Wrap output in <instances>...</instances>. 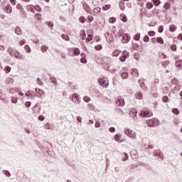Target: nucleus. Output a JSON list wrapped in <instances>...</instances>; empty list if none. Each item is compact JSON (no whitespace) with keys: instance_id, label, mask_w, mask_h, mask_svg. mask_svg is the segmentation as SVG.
Masks as SVG:
<instances>
[{"instance_id":"obj_1","label":"nucleus","mask_w":182,"mask_h":182,"mask_svg":"<svg viewBox=\"0 0 182 182\" xmlns=\"http://www.w3.org/2000/svg\"><path fill=\"white\" fill-rule=\"evenodd\" d=\"M124 134L126 136L129 137V139H132L134 140H136L137 139V133L135 132V131L132 130L130 128H124Z\"/></svg>"},{"instance_id":"obj_2","label":"nucleus","mask_w":182,"mask_h":182,"mask_svg":"<svg viewBox=\"0 0 182 182\" xmlns=\"http://www.w3.org/2000/svg\"><path fill=\"white\" fill-rule=\"evenodd\" d=\"M146 124L149 127H156L160 124V121H159L158 119L152 118L151 119L146 121Z\"/></svg>"},{"instance_id":"obj_3","label":"nucleus","mask_w":182,"mask_h":182,"mask_svg":"<svg viewBox=\"0 0 182 182\" xmlns=\"http://www.w3.org/2000/svg\"><path fill=\"white\" fill-rule=\"evenodd\" d=\"M139 116L141 117H152L153 112H151L150 109H143L139 113Z\"/></svg>"},{"instance_id":"obj_4","label":"nucleus","mask_w":182,"mask_h":182,"mask_svg":"<svg viewBox=\"0 0 182 182\" xmlns=\"http://www.w3.org/2000/svg\"><path fill=\"white\" fill-rule=\"evenodd\" d=\"M98 82L102 87H107V86H109V80L106 77L100 78Z\"/></svg>"},{"instance_id":"obj_5","label":"nucleus","mask_w":182,"mask_h":182,"mask_svg":"<svg viewBox=\"0 0 182 182\" xmlns=\"http://www.w3.org/2000/svg\"><path fill=\"white\" fill-rule=\"evenodd\" d=\"M71 100L72 102H73V103H76V104L80 103V98L79 97V94L77 93L73 94Z\"/></svg>"},{"instance_id":"obj_6","label":"nucleus","mask_w":182,"mask_h":182,"mask_svg":"<svg viewBox=\"0 0 182 182\" xmlns=\"http://www.w3.org/2000/svg\"><path fill=\"white\" fill-rule=\"evenodd\" d=\"M138 83L139 85V87H141L142 90H144V92H147V87H146V84H144V79H139Z\"/></svg>"},{"instance_id":"obj_7","label":"nucleus","mask_w":182,"mask_h":182,"mask_svg":"<svg viewBox=\"0 0 182 182\" xmlns=\"http://www.w3.org/2000/svg\"><path fill=\"white\" fill-rule=\"evenodd\" d=\"M154 156L155 157H159L161 160H163L164 159V154L163 152L160 151V149H156L154 151Z\"/></svg>"},{"instance_id":"obj_8","label":"nucleus","mask_w":182,"mask_h":182,"mask_svg":"<svg viewBox=\"0 0 182 182\" xmlns=\"http://www.w3.org/2000/svg\"><path fill=\"white\" fill-rule=\"evenodd\" d=\"M130 39H132L130 35L125 33L122 36V43H129Z\"/></svg>"},{"instance_id":"obj_9","label":"nucleus","mask_w":182,"mask_h":182,"mask_svg":"<svg viewBox=\"0 0 182 182\" xmlns=\"http://www.w3.org/2000/svg\"><path fill=\"white\" fill-rule=\"evenodd\" d=\"M116 103L117 106H124V99L119 96L117 98Z\"/></svg>"},{"instance_id":"obj_10","label":"nucleus","mask_w":182,"mask_h":182,"mask_svg":"<svg viewBox=\"0 0 182 182\" xmlns=\"http://www.w3.org/2000/svg\"><path fill=\"white\" fill-rule=\"evenodd\" d=\"M129 114L134 120H137V110L136 109H132L129 111Z\"/></svg>"},{"instance_id":"obj_11","label":"nucleus","mask_w":182,"mask_h":182,"mask_svg":"<svg viewBox=\"0 0 182 182\" xmlns=\"http://www.w3.org/2000/svg\"><path fill=\"white\" fill-rule=\"evenodd\" d=\"M36 93H37V97H43L45 96V92L41 89L36 88L35 90Z\"/></svg>"},{"instance_id":"obj_12","label":"nucleus","mask_w":182,"mask_h":182,"mask_svg":"<svg viewBox=\"0 0 182 182\" xmlns=\"http://www.w3.org/2000/svg\"><path fill=\"white\" fill-rule=\"evenodd\" d=\"M130 74L133 77H139V70L137 68H132L130 70Z\"/></svg>"},{"instance_id":"obj_13","label":"nucleus","mask_w":182,"mask_h":182,"mask_svg":"<svg viewBox=\"0 0 182 182\" xmlns=\"http://www.w3.org/2000/svg\"><path fill=\"white\" fill-rule=\"evenodd\" d=\"M13 56H15L16 59H19L20 60H23V55L19 53V51L16 50Z\"/></svg>"},{"instance_id":"obj_14","label":"nucleus","mask_w":182,"mask_h":182,"mask_svg":"<svg viewBox=\"0 0 182 182\" xmlns=\"http://www.w3.org/2000/svg\"><path fill=\"white\" fill-rule=\"evenodd\" d=\"M72 52L74 56H79V55H80V50L77 48H73Z\"/></svg>"},{"instance_id":"obj_15","label":"nucleus","mask_w":182,"mask_h":182,"mask_svg":"<svg viewBox=\"0 0 182 182\" xmlns=\"http://www.w3.org/2000/svg\"><path fill=\"white\" fill-rule=\"evenodd\" d=\"M4 12H6V14H12V6H11V4H8L6 6Z\"/></svg>"},{"instance_id":"obj_16","label":"nucleus","mask_w":182,"mask_h":182,"mask_svg":"<svg viewBox=\"0 0 182 182\" xmlns=\"http://www.w3.org/2000/svg\"><path fill=\"white\" fill-rule=\"evenodd\" d=\"M26 9L28 11H31V12H32V14H35V9L37 10L38 8L34 7L33 5H28L26 6Z\"/></svg>"},{"instance_id":"obj_17","label":"nucleus","mask_w":182,"mask_h":182,"mask_svg":"<svg viewBox=\"0 0 182 182\" xmlns=\"http://www.w3.org/2000/svg\"><path fill=\"white\" fill-rule=\"evenodd\" d=\"M16 9L21 12V14L25 15V9H23V7L21 5V4H18L16 5Z\"/></svg>"},{"instance_id":"obj_18","label":"nucleus","mask_w":182,"mask_h":182,"mask_svg":"<svg viewBox=\"0 0 182 182\" xmlns=\"http://www.w3.org/2000/svg\"><path fill=\"white\" fill-rule=\"evenodd\" d=\"M6 99H8V97H6V94L0 91V100L5 102L6 101Z\"/></svg>"},{"instance_id":"obj_19","label":"nucleus","mask_w":182,"mask_h":182,"mask_svg":"<svg viewBox=\"0 0 182 182\" xmlns=\"http://www.w3.org/2000/svg\"><path fill=\"white\" fill-rule=\"evenodd\" d=\"M121 77L122 79H127L129 77V73L121 71Z\"/></svg>"},{"instance_id":"obj_20","label":"nucleus","mask_w":182,"mask_h":182,"mask_svg":"<svg viewBox=\"0 0 182 182\" xmlns=\"http://www.w3.org/2000/svg\"><path fill=\"white\" fill-rule=\"evenodd\" d=\"M80 36L82 41H85L86 39V33L85 32V30H82L80 33Z\"/></svg>"},{"instance_id":"obj_21","label":"nucleus","mask_w":182,"mask_h":182,"mask_svg":"<svg viewBox=\"0 0 182 182\" xmlns=\"http://www.w3.org/2000/svg\"><path fill=\"white\" fill-rule=\"evenodd\" d=\"M15 33H16V35H22V28H21L19 26H17L15 29Z\"/></svg>"},{"instance_id":"obj_22","label":"nucleus","mask_w":182,"mask_h":182,"mask_svg":"<svg viewBox=\"0 0 182 182\" xmlns=\"http://www.w3.org/2000/svg\"><path fill=\"white\" fill-rule=\"evenodd\" d=\"M129 160V155H127V153L124 152L122 154V161H127Z\"/></svg>"},{"instance_id":"obj_23","label":"nucleus","mask_w":182,"mask_h":182,"mask_svg":"<svg viewBox=\"0 0 182 182\" xmlns=\"http://www.w3.org/2000/svg\"><path fill=\"white\" fill-rule=\"evenodd\" d=\"M15 50H14V48H9L7 50V52L9 53V55L11 56H14V54L15 53Z\"/></svg>"},{"instance_id":"obj_24","label":"nucleus","mask_w":182,"mask_h":182,"mask_svg":"<svg viewBox=\"0 0 182 182\" xmlns=\"http://www.w3.org/2000/svg\"><path fill=\"white\" fill-rule=\"evenodd\" d=\"M48 49H49V48L46 46H42L41 47V50L43 52V53H46V52H48Z\"/></svg>"},{"instance_id":"obj_25","label":"nucleus","mask_w":182,"mask_h":182,"mask_svg":"<svg viewBox=\"0 0 182 182\" xmlns=\"http://www.w3.org/2000/svg\"><path fill=\"white\" fill-rule=\"evenodd\" d=\"M137 99H139V100H141V99H143V94H141V92H137L135 95Z\"/></svg>"},{"instance_id":"obj_26","label":"nucleus","mask_w":182,"mask_h":182,"mask_svg":"<svg viewBox=\"0 0 182 182\" xmlns=\"http://www.w3.org/2000/svg\"><path fill=\"white\" fill-rule=\"evenodd\" d=\"M112 8V6L110 4H105L102 6L103 11H109Z\"/></svg>"},{"instance_id":"obj_27","label":"nucleus","mask_w":182,"mask_h":182,"mask_svg":"<svg viewBox=\"0 0 182 182\" xmlns=\"http://www.w3.org/2000/svg\"><path fill=\"white\" fill-rule=\"evenodd\" d=\"M119 55H120V50H114L112 53V56H114L115 58L119 56Z\"/></svg>"},{"instance_id":"obj_28","label":"nucleus","mask_w":182,"mask_h":182,"mask_svg":"<svg viewBox=\"0 0 182 182\" xmlns=\"http://www.w3.org/2000/svg\"><path fill=\"white\" fill-rule=\"evenodd\" d=\"M120 139H122V134H117L114 136V140H115V141H120Z\"/></svg>"},{"instance_id":"obj_29","label":"nucleus","mask_w":182,"mask_h":182,"mask_svg":"<svg viewBox=\"0 0 182 182\" xmlns=\"http://www.w3.org/2000/svg\"><path fill=\"white\" fill-rule=\"evenodd\" d=\"M24 49H25L26 52H27V53H31V52H32V50H31V47H29L28 45H26L24 46Z\"/></svg>"},{"instance_id":"obj_30","label":"nucleus","mask_w":182,"mask_h":182,"mask_svg":"<svg viewBox=\"0 0 182 182\" xmlns=\"http://www.w3.org/2000/svg\"><path fill=\"white\" fill-rule=\"evenodd\" d=\"M169 28L171 32H176V31L177 30V27L175 25H171Z\"/></svg>"},{"instance_id":"obj_31","label":"nucleus","mask_w":182,"mask_h":182,"mask_svg":"<svg viewBox=\"0 0 182 182\" xmlns=\"http://www.w3.org/2000/svg\"><path fill=\"white\" fill-rule=\"evenodd\" d=\"M156 42L158 43H161V45H163V43H164V41L163 40V38H161V37H158L156 38Z\"/></svg>"},{"instance_id":"obj_32","label":"nucleus","mask_w":182,"mask_h":182,"mask_svg":"<svg viewBox=\"0 0 182 182\" xmlns=\"http://www.w3.org/2000/svg\"><path fill=\"white\" fill-rule=\"evenodd\" d=\"M122 55L124 56V58H125L126 59H127V58H129L130 56V54L129 53V52L124 50L122 53Z\"/></svg>"},{"instance_id":"obj_33","label":"nucleus","mask_w":182,"mask_h":182,"mask_svg":"<svg viewBox=\"0 0 182 182\" xmlns=\"http://www.w3.org/2000/svg\"><path fill=\"white\" fill-rule=\"evenodd\" d=\"M17 92H19V90L18 88H12L10 90V93H11V95H14V93H16Z\"/></svg>"},{"instance_id":"obj_34","label":"nucleus","mask_w":182,"mask_h":182,"mask_svg":"<svg viewBox=\"0 0 182 182\" xmlns=\"http://www.w3.org/2000/svg\"><path fill=\"white\" fill-rule=\"evenodd\" d=\"M83 100L84 102H85L86 103H89V102H90L91 99L90 97H87V96H85L83 97Z\"/></svg>"},{"instance_id":"obj_35","label":"nucleus","mask_w":182,"mask_h":182,"mask_svg":"<svg viewBox=\"0 0 182 182\" xmlns=\"http://www.w3.org/2000/svg\"><path fill=\"white\" fill-rule=\"evenodd\" d=\"M11 100L12 103H18V97H11Z\"/></svg>"},{"instance_id":"obj_36","label":"nucleus","mask_w":182,"mask_h":182,"mask_svg":"<svg viewBox=\"0 0 182 182\" xmlns=\"http://www.w3.org/2000/svg\"><path fill=\"white\" fill-rule=\"evenodd\" d=\"M120 19L123 21V22H126L127 21V18H126V16H124V14L120 15Z\"/></svg>"},{"instance_id":"obj_37","label":"nucleus","mask_w":182,"mask_h":182,"mask_svg":"<svg viewBox=\"0 0 182 182\" xmlns=\"http://www.w3.org/2000/svg\"><path fill=\"white\" fill-rule=\"evenodd\" d=\"M153 3L155 6H159L161 4L160 0H153Z\"/></svg>"},{"instance_id":"obj_38","label":"nucleus","mask_w":182,"mask_h":182,"mask_svg":"<svg viewBox=\"0 0 182 182\" xmlns=\"http://www.w3.org/2000/svg\"><path fill=\"white\" fill-rule=\"evenodd\" d=\"M108 70L109 72H110L111 73H116V68H113L112 67L109 66L108 68Z\"/></svg>"},{"instance_id":"obj_39","label":"nucleus","mask_w":182,"mask_h":182,"mask_svg":"<svg viewBox=\"0 0 182 182\" xmlns=\"http://www.w3.org/2000/svg\"><path fill=\"white\" fill-rule=\"evenodd\" d=\"M35 18L37 19V21H40V19H42V14H36Z\"/></svg>"},{"instance_id":"obj_40","label":"nucleus","mask_w":182,"mask_h":182,"mask_svg":"<svg viewBox=\"0 0 182 182\" xmlns=\"http://www.w3.org/2000/svg\"><path fill=\"white\" fill-rule=\"evenodd\" d=\"M2 173L3 174H4V176H6V177H11V173H9V171H3Z\"/></svg>"},{"instance_id":"obj_41","label":"nucleus","mask_w":182,"mask_h":182,"mask_svg":"<svg viewBox=\"0 0 182 182\" xmlns=\"http://www.w3.org/2000/svg\"><path fill=\"white\" fill-rule=\"evenodd\" d=\"M61 38L63 39H64V41H69V36L66 35V34H63L61 36Z\"/></svg>"},{"instance_id":"obj_42","label":"nucleus","mask_w":182,"mask_h":182,"mask_svg":"<svg viewBox=\"0 0 182 182\" xmlns=\"http://www.w3.org/2000/svg\"><path fill=\"white\" fill-rule=\"evenodd\" d=\"M109 23H114L116 22V18L111 17L109 18Z\"/></svg>"},{"instance_id":"obj_43","label":"nucleus","mask_w":182,"mask_h":182,"mask_svg":"<svg viewBox=\"0 0 182 182\" xmlns=\"http://www.w3.org/2000/svg\"><path fill=\"white\" fill-rule=\"evenodd\" d=\"M100 11H102V9H100V7H96L94 9V12L95 14H99V12H100Z\"/></svg>"},{"instance_id":"obj_44","label":"nucleus","mask_w":182,"mask_h":182,"mask_svg":"<svg viewBox=\"0 0 182 182\" xmlns=\"http://www.w3.org/2000/svg\"><path fill=\"white\" fill-rule=\"evenodd\" d=\"M134 39L135 41H140V33H137L134 36Z\"/></svg>"},{"instance_id":"obj_45","label":"nucleus","mask_w":182,"mask_h":182,"mask_svg":"<svg viewBox=\"0 0 182 182\" xmlns=\"http://www.w3.org/2000/svg\"><path fill=\"white\" fill-rule=\"evenodd\" d=\"M146 8L147 9H151L153 8V4L149 2L146 4Z\"/></svg>"},{"instance_id":"obj_46","label":"nucleus","mask_w":182,"mask_h":182,"mask_svg":"<svg viewBox=\"0 0 182 182\" xmlns=\"http://www.w3.org/2000/svg\"><path fill=\"white\" fill-rule=\"evenodd\" d=\"M85 11H86V12H87V14H92V9H90V7H89V6H87L85 8Z\"/></svg>"},{"instance_id":"obj_47","label":"nucleus","mask_w":182,"mask_h":182,"mask_svg":"<svg viewBox=\"0 0 182 182\" xmlns=\"http://www.w3.org/2000/svg\"><path fill=\"white\" fill-rule=\"evenodd\" d=\"M4 70L6 72V73H9V72H11V67L6 66Z\"/></svg>"},{"instance_id":"obj_48","label":"nucleus","mask_w":182,"mask_h":182,"mask_svg":"<svg viewBox=\"0 0 182 182\" xmlns=\"http://www.w3.org/2000/svg\"><path fill=\"white\" fill-rule=\"evenodd\" d=\"M80 22H81V23H85V22H86V19L85 18L84 16H81L80 18Z\"/></svg>"},{"instance_id":"obj_49","label":"nucleus","mask_w":182,"mask_h":182,"mask_svg":"<svg viewBox=\"0 0 182 182\" xmlns=\"http://www.w3.org/2000/svg\"><path fill=\"white\" fill-rule=\"evenodd\" d=\"M162 100H163V102H164L165 103H166V102H168V97H167V96H164V97H162Z\"/></svg>"},{"instance_id":"obj_50","label":"nucleus","mask_w":182,"mask_h":182,"mask_svg":"<svg viewBox=\"0 0 182 182\" xmlns=\"http://www.w3.org/2000/svg\"><path fill=\"white\" fill-rule=\"evenodd\" d=\"M172 83H173V85H178V80L176 78H173L172 80Z\"/></svg>"},{"instance_id":"obj_51","label":"nucleus","mask_w":182,"mask_h":182,"mask_svg":"<svg viewBox=\"0 0 182 182\" xmlns=\"http://www.w3.org/2000/svg\"><path fill=\"white\" fill-rule=\"evenodd\" d=\"M173 113H174L175 114H178L180 113V111L178 110V109L175 108L173 109Z\"/></svg>"},{"instance_id":"obj_52","label":"nucleus","mask_w":182,"mask_h":182,"mask_svg":"<svg viewBox=\"0 0 182 182\" xmlns=\"http://www.w3.org/2000/svg\"><path fill=\"white\" fill-rule=\"evenodd\" d=\"M171 50H173V52H176V50H177V47L176 46V45H172L171 46Z\"/></svg>"},{"instance_id":"obj_53","label":"nucleus","mask_w":182,"mask_h":182,"mask_svg":"<svg viewBox=\"0 0 182 182\" xmlns=\"http://www.w3.org/2000/svg\"><path fill=\"white\" fill-rule=\"evenodd\" d=\"M37 83L39 85V86H42L43 85V82H42L41 78H37Z\"/></svg>"},{"instance_id":"obj_54","label":"nucleus","mask_w":182,"mask_h":182,"mask_svg":"<svg viewBox=\"0 0 182 182\" xmlns=\"http://www.w3.org/2000/svg\"><path fill=\"white\" fill-rule=\"evenodd\" d=\"M170 6H171L170 3H165V4H164L165 9H168L170 8Z\"/></svg>"},{"instance_id":"obj_55","label":"nucleus","mask_w":182,"mask_h":182,"mask_svg":"<svg viewBox=\"0 0 182 182\" xmlns=\"http://www.w3.org/2000/svg\"><path fill=\"white\" fill-rule=\"evenodd\" d=\"M149 41H150L149 36H145L144 38V42H149Z\"/></svg>"},{"instance_id":"obj_56","label":"nucleus","mask_w":182,"mask_h":182,"mask_svg":"<svg viewBox=\"0 0 182 182\" xmlns=\"http://www.w3.org/2000/svg\"><path fill=\"white\" fill-rule=\"evenodd\" d=\"M148 35H149V36H156V32H154V31H149V32L148 33Z\"/></svg>"},{"instance_id":"obj_57","label":"nucleus","mask_w":182,"mask_h":182,"mask_svg":"<svg viewBox=\"0 0 182 182\" xmlns=\"http://www.w3.org/2000/svg\"><path fill=\"white\" fill-rule=\"evenodd\" d=\"M163 31H164V28L163 27V26H159V33H163Z\"/></svg>"},{"instance_id":"obj_58","label":"nucleus","mask_w":182,"mask_h":182,"mask_svg":"<svg viewBox=\"0 0 182 182\" xmlns=\"http://www.w3.org/2000/svg\"><path fill=\"white\" fill-rule=\"evenodd\" d=\"M134 59H136V60L139 61L140 60V57L139 55H137L136 53L134 54Z\"/></svg>"},{"instance_id":"obj_59","label":"nucleus","mask_w":182,"mask_h":182,"mask_svg":"<svg viewBox=\"0 0 182 182\" xmlns=\"http://www.w3.org/2000/svg\"><path fill=\"white\" fill-rule=\"evenodd\" d=\"M102 45H97L95 46L96 50H102Z\"/></svg>"},{"instance_id":"obj_60","label":"nucleus","mask_w":182,"mask_h":182,"mask_svg":"<svg viewBox=\"0 0 182 182\" xmlns=\"http://www.w3.org/2000/svg\"><path fill=\"white\" fill-rule=\"evenodd\" d=\"M31 105H32V102H26V103H25V106L26 107H31Z\"/></svg>"},{"instance_id":"obj_61","label":"nucleus","mask_w":182,"mask_h":182,"mask_svg":"<svg viewBox=\"0 0 182 182\" xmlns=\"http://www.w3.org/2000/svg\"><path fill=\"white\" fill-rule=\"evenodd\" d=\"M80 61H81V63H87V60L85 58H82Z\"/></svg>"},{"instance_id":"obj_62","label":"nucleus","mask_w":182,"mask_h":182,"mask_svg":"<svg viewBox=\"0 0 182 182\" xmlns=\"http://www.w3.org/2000/svg\"><path fill=\"white\" fill-rule=\"evenodd\" d=\"M38 120H41V122H43V120H45V117H43V115H40L38 117Z\"/></svg>"},{"instance_id":"obj_63","label":"nucleus","mask_w":182,"mask_h":182,"mask_svg":"<svg viewBox=\"0 0 182 182\" xmlns=\"http://www.w3.org/2000/svg\"><path fill=\"white\" fill-rule=\"evenodd\" d=\"M50 80L53 83H56V78L51 77H50Z\"/></svg>"},{"instance_id":"obj_64","label":"nucleus","mask_w":182,"mask_h":182,"mask_svg":"<svg viewBox=\"0 0 182 182\" xmlns=\"http://www.w3.org/2000/svg\"><path fill=\"white\" fill-rule=\"evenodd\" d=\"M95 126L96 128L100 127V122H95Z\"/></svg>"}]
</instances>
